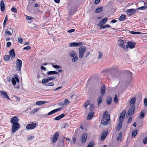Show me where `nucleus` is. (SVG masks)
<instances>
[{
    "label": "nucleus",
    "instance_id": "f257e3e1",
    "mask_svg": "<svg viewBox=\"0 0 147 147\" xmlns=\"http://www.w3.org/2000/svg\"><path fill=\"white\" fill-rule=\"evenodd\" d=\"M110 119V115L108 114L107 111L105 112L103 115L101 123L103 125H107L109 123Z\"/></svg>",
    "mask_w": 147,
    "mask_h": 147
},
{
    "label": "nucleus",
    "instance_id": "f03ea898",
    "mask_svg": "<svg viewBox=\"0 0 147 147\" xmlns=\"http://www.w3.org/2000/svg\"><path fill=\"white\" fill-rule=\"evenodd\" d=\"M79 57L82 58L84 54V53L86 51V49L84 46H82L79 48Z\"/></svg>",
    "mask_w": 147,
    "mask_h": 147
},
{
    "label": "nucleus",
    "instance_id": "7ed1b4c3",
    "mask_svg": "<svg viewBox=\"0 0 147 147\" xmlns=\"http://www.w3.org/2000/svg\"><path fill=\"white\" fill-rule=\"evenodd\" d=\"M126 42H124L123 40L119 39L117 41V44L119 47L124 49H125L126 47Z\"/></svg>",
    "mask_w": 147,
    "mask_h": 147
},
{
    "label": "nucleus",
    "instance_id": "20e7f679",
    "mask_svg": "<svg viewBox=\"0 0 147 147\" xmlns=\"http://www.w3.org/2000/svg\"><path fill=\"white\" fill-rule=\"evenodd\" d=\"M20 125L18 123H15L12 124V131L13 132H15L20 128Z\"/></svg>",
    "mask_w": 147,
    "mask_h": 147
},
{
    "label": "nucleus",
    "instance_id": "39448f33",
    "mask_svg": "<svg viewBox=\"0 0 147 147\" xmlns=\"http://www.w3.org/2000/svg\"><path fill=\"white\" fill-rule=\"evenodd\" d=\"M22 61L20 59H18L16 61V67L17 70L20 71L22 67Z\"/></svg>",
    "mask_w": 147,
    "mask_h": 147
},
{
    "label": "nucleus",
    "instance_id": "423d86ee",
    "mask_svg": "<svg viewBox=\"0 0 147 147\" xmlns=\"http://www.w3.org/2000/svg\"><path fill=\"white\" fill-rule=\"evenodd\" d=\"M36 126V124L35 123H32L31 124L28 125L26 127L27 129H34Z\"/></svg>",
    "mask_w": 147,
    "mask_h": 147
},
{
    "label": "nucleus",
    "instance_id": "0eeeda50",
    "mask_svg": "<svg viewBox=\"0 0 147 147\" xmlns=\"http://www.w3.org/2000/svg\"><path fill=\"white\" fill-rule=\"evenodd\" d=\"M135 46V43L134 42L129 41L127 42V44L126 46V47L132 49L134 48Z\"/></svg>",
    "mask_w": 147,
    "mask_h": 147
},
{
    "label": "nucleus",
    "instance_id": "6e6552de",
    "mask_svg": "<svg viewBox=\"0 0 147 147\" xmlns=\"http://www.w3.org/2000/svg\"><path fill=\"white\" fill-rule=\"evenodd\" d=\"M83 45L81 42H73L69 44V46L71 47H78Z\"/></svg>",
    "mask_w": 147,
    "mask_h": 147
},
{
    "label": "nucleus",
    "instance_id": "1a4fd4ad",
    "mask_svg": "<svg viewBox=\"0 0 147 147\" xmlns=\"http://www.w3.org/2000/svg\"><path fill=\"white\" fill-rule=\"evenodd\" d=\"M126 12L127 13V14L128 16H130L133 14H135L136 12V10L133 9H128L127 10Z\"/></svg>",
    "mask_w": 147,
    "mask_h": 147
},
{
    "label": "nucleus",
    "instance_id": "9d476101",
    "mask_svg": "<svg viewBox=\"0 0 147 147\" xmlns=\"http://www.w3.org/2000/svg\"><path fill=\"white\" fill-rule=\"evenodd\" d=\"M131 108L129 109L127 113V115H132L133 113L135 110V107L134 106H131Z\"/></svg>",
    "mask_w": 147,
    "mask_h": 147
},
{
    "label": "nucleus",
    "instance_id": "9b49d317",
    "mask_svg": "<svg viewBox=\"0 0 147 147\" xmlns=\"http://www.w3.org/2000/svg\"><path fill=\"white\" fill-rule=\"evenodd\" d=\"M0 93L1 94V96L3 98H7L9 100H10V98L7 95V93L3 91V90L0 91Z\"/></svg>",
    "mask_w": 147,
    "mask_h": 147
},
{
    "label": "nucleus",
    "instance_id": "f8f14e48",
    "mask_svg": "<svg viewBox=\"0 0 147 147\" xmlns=\"http://www.w3.org/2000/svg\"><path fill=\"white\" fill-rule=\"evenodd\" d=\"M59 134V132H57L55 134L53 140V143H54L56 142L58 139Z\"/></svg>",
    "mask_w": 147,
    "mask_h": 147
},
{
    "label": "nucleus",
    "instance_id": "ddd939ff",
    "mask_svg": "<svg viewBox=\"0 0 147 147\" xmlns=\"http://www.w3.org/2000/svg\"><path fill=\"white\" fill-rule=\"evenodd\" d=\"M18 119L16 116L14 117L11 119V122L12 124L18 123Z\"/></svg>",
    "mask_w": 147,
    "mask_h": 147
},
{
    "label": "nucleus",
    "instance_id": "4468645a",
    "mask_svg": "<svg viewBox=\"0 0 147 147\" xmlns=\"http://www.w3.org/2000/svg\"><path fill=\"white\" fill-rule=\"evenodd\" d=\"M87 134L86 133H84L82 136V143H84L86 140Z\"/></svg>",
    "mask_w": 147,
    "mask_h": 147
},
{
    "label": "nucleus",
    "instance_id": "2eb2a0df",
    "mask_svg": "<svg viewBox=\"0 0 147 147\" xmlns=\"http://www.w3.org/2000/svg\"><path fill=\"white\" fill-rule=\"evenodd\" d=\"M126 114L125 111H123L121 114L119 118V120L123 121L124 119L125 115Z\"/></svg>",
    "mask_w": 147,
    "mask_h": 147
},
{
    "label": "nucleus",
    "instance_id": "dca6fc26",
    "mask_svg": "<svg viewBox=\"0 0 147 147\" xmlns=\"http://www.w3.org/2000/svg\"><path fill=\"white\" fill-rule=\"evenodd\" d=\"M61 107H59V108H58L57 109H54L52 111H51V112L49 113L47 115H51L53 114L58 111H59L60 110H61Z\"/></svg>",
    "mask_w": 147,
    "mask_h": 147
},
{
    "label": "nucleus",
    "instance_id": "f3484780",
    "mask_svg": "<svg viewBox=\"0 0 147 147\" xmlns=\"http://www.w3.org/2000/svg\"><path fill=\"white\" fill-rule=\"evenodd\" d=\"M136 100V98L135 97H134L131 99L130 102V106H134L135 107Z\"/></svg>",
    "mask_w": 147,
    "mask_h": 147
},
{
    "label": "nucleus",
    "instance_id": "a211bd4d",
    "mask_svg": "<svg viewBox=\"0 0 147 147\" xmlns=\"http://www.w3.org/2000/svg\"><path fill=\"white\" fill-rule=\"evenodd\" d=\"M9 55L12 58L15 57L16 54L13 49H12L9 51Z\"/></svg>",
    "mask_w": 147,
    "mask_h": 147
},
{
    "label": "nucleus",
    "instance_id": "6ab92c4d",
    "mask_svg": "<svg viewBox=\"0 0 147 147\" xmlns=\"http://www.w3.org/2000/svg\"><path fill=\"white\" fill-rule=\"evenodd\" d=\"M107 135V132L104 131L102 134L100 138V140L102 141L103 140L106 138Z\"/></svg>",
    "mask_w": 147,
    "mask_h": 147
},
{
    "label": "nucleus",
    "instance_id": "aec40b11",
    "mask_svg": "<svg viewBox=\"0 0 147 147\" xmlns=\"http://www.w3.org/2000/svg\"><path fill=\"white\" fill-rule=\"evenodd\" d=\"M105 86L103 85L102 86L100 89V94L102 95H103L105 93Z\"/></svg>",
    "mask_w": 147,
    "mask_h": 147
},
{
    "label": "nucleus",
    "instance_id": "412c9836",
    "mask_svg": "<svg viewBox=\"0 0 147 147\" xmlns=\"http://www.w3.org/2000/svg\"><path fill=\"white\" fill-rule=\"evenodd\" d=\"M0 7L1 11H4L5 10V4L3 1L2 0L1 1Z\"/></svg>",
    "mask_w": 147,
    "mask_h": 147
},
{
    "label": "nucleus",
    "instance_id": "4be33fe9",
    "mask_svg": "<svg viewBox=\"0 0 147 147\" xmlns=\"http://www.w3.org/2000/svg\"><path fill=\"white\" fill-rule=\"evenodd\" d=\"M107 19H108L107 18H104L100 21L98 25H102L103 24H105L107 22Z\"/></svg>",
    "mask_w": 147,
    "mask_h": 147
},
{
    "label": "nucleus",
    "instance_id": "5701e85b",
    "mask_svg": "<svg viewBox=\"0 0 147 147\" xmlns=\"http://www.w3.org/2000/svg\"><path fill=\"white\" fill-rule=\"evenodd\" d=\"M94 112L92 111L88 113V115L87 117V119H91L93 116Z\"/></svg>",
    "mask_w": 147,
    "mask_h": 147
},
{
    "label": "nucleus",
    "instance_id": "b1692460",
    "mask_svg": "<svg viewBox=\"0 0 147 147\" xmlns=\"http://www.w3.org/2000/svg\"><path fill=\"white\" fill-rule=\"evenodd\" d=\"M5 32L7 34L10 35L12 33V30L11 28H9L6 30Z\"/></svg>",
    "mask_w": 147,
    "mask_h": 147
},
{
    "label": "nucleus",
    "instance_id": "393cba45",
    "mask_svg": "<svg viewBox=\"0 0 147 147\" xmlns=\"http://www.w3.org/2000/svg\"><path fill=\"white\" fill-rule=\"evenodd\" d=\"M65 115L63 114H61L60 115L57 116L54 119L56 120H59L61 119L62 118L64 117Z\"/></svg>",
    "mask_w": 147,
    "mask_h": 147
},
{
    "label": "nucleus",
    "instance_id": "a878e982",
    "mask_svg": "<svg viewBox=\"0 0 147 147\" xmlns=\"http://www.w3.org/2000/svg\"><path fill=\"white\" fill-rule=\"evenodd\" d=\"M103 8L102 7H98L95 11L96 13H98L100 12L103 10Z\"/></svg>",
    "mask_w": 147,
    "mask_h": 147
},
{
    "label": "nucleus",
    "instance_id": "bb28decb",
    "mask_svg": "<svg viewBox=\"0 0 147 147\" xmlns=\"http://www.w3.org/2000/svg\"><path fill=\"white\" fill-rule=\"evenodd\" d=\"M112 101V98L110 96H108L107 97V104L110 105L111 104Z\"/></svg>",
    "mask_w": 147,
    "mask_h": 147
},
{
    "label": "nucleus",
    "instance_id": "cd10ccee",
    "mask_svg": "<svg viewBox=\"0 0 147 147\" xmlns=\"http://www.w3.org/2000/svg\"><path fill=\"white\" fill-rule=\"evenodd\" d=\"M100 28V29H105L107 27H111V26L109 25L105 24L104 25H99Z\"/></svg>",
    "mask_w": 147,
    "mask_h": 147
},
{
    "label": "nucleus",
    "instance_id": "c85d7f7f",
    "mask_svg": "<svg viewBox=\"0 0 147 147\" xmlns=\"http://www.w3.org/2000/svg\"><path fill=\"white\" fill-rule=\"evenodd\" d=\"M55 74H59V73L58 72L55 71H48L47 73V74L48 75H52Z\"/></svg>",
    "mask_w": 147,
    "mask_h": 147
},
{
    "label": "nucleus",
    "instance_id": "c756f323",
    "mask_svg": "<svg viewBox=\"0 0 147 147\" xmlns=\"http://www.w3.org/2000/svg\"><path fill=\"white\" fill-rule=\"evenodd\" d=\"M126 19V16L125 15H122L120 17L119 20L120 21H122Z\"/></svg>",
    "mask_w": 147,
    "mask_h": 147
},
{
    "label": "nucleus",
    "instance_id": "7c9ffc66",
    "mask_svg": "<svg viewBox=\"0 0 147 147\" xmlns=\"http://www.w3.org/2000/svg\"><path fill=\"white\" fill-rule=\"evenodd\" d=\"M76 55V53L74 51H71L69 53L70 56L71 57H74Z\"/></svg>",
    "mask_w": 147,
    "mask_h": 147
},
{
    "label": "nucleus",
    "instance_id": "2f4dec72",
    "mask_svg": "<svg viewBox=\"0 0 147 147\" xmlns=\"http://www.w3.org/2000/svg\"><path fill=\"white\" fill-rule=\"evenodd\" d=\"M47 102L45 101H38L36 102V105H40L47 103Z\"/></svg>",
    "mask_w": 147,
    "mask_h": 147
},
{
    "label": "nucleus",
    "instance_id": "473e14b6",
    "mask_svg": "<svg viewBox=\"0 0 147 147\" xmlns=\"http://www.w3.org/2000/svg\"><path fill=\"white\" fill-rule=\"evenodd\" d=\"M140 115L139 117L140 119L143 118L144 116V110L141 111H140Z\"/></svg>",
    "mask_w": 147,
    "mask_h": 147
},
{
    "label": "nucleus",
    "instance_id": "72a5a7b5",
    "mask_svg": "<svg viewBox=\"0 0 147 147\" xmlns=\"http://www.w3.org/2000/svg\"><path fill=\"white\" fill-rule=\"evenodd\" d=\"M102 100V97L101 96H100L97 99V102L98 105H99L101 103Z\"/></svg>",
    "mask_w": 147,
    "mask_h": 147
},
{
    "label": "nucleus",
    "instance_id": "f704fd0d",
    "mask_svg": "<svg viewBox=\"0 0 147 147\" xmlns=\"http://www.w3.org/2000/svg\"><path fill=\"white\" fill-rule=\"evenodd\" d=\"M119 123L118 124L117 126V129H120V128L121 127H122V121H121V120H119Z\"/></svg>",
    "mask_w": 147,
    "mask_h": 147
},
{
    "label": "nucleus",
    "instance_id": "c9c22d12",
    "mask_svg": "<svg viewBox=\"0 0 147 147\" xmlns=\"http://www.w3.org/2000/svg\"><path fill=\"white\" fill-rule=\"evenodd\" d=\"M130 33L132 34H143L144 33H141L140 32H134V31H131L130 32Z\"/></svg>",
    "mask_w": 147,
    "mask_h": 147
},
{
    "label": "nucleus",
    "instance_id": "e433bc0d",
    "mask_svg": "<svg viewBox=\"0 0 147 147\" xmlns=\"http://www.w3.org/2000/svg\"><path fill=\"white\" fill-rule=\"evenodd\" d=\"M137 134V130H133L132 134V136L133 137H135Z\"/></svg>",
    "mask_w": 147,
    "mask_h": 147
},
{
    "label": "nucleus",
    "instance_id": "4c0bfd02",
    "mask_svg": "<svg viewBox=\"0 0 147 147\" xmlns=\"http://www.w3.org/2000/svg\"><path fill=\"white\" fill-rule=\"evenodd\" d=\"M73 57L72 61L74 62H75L78 60V58L77 56V55L74 56V57Z\"/></svg>",
    "mask_w": 147,
    "mask_h": 147
},
{
    "label": "nucleus",
    "instance_id": "58836bf2",
    "mask_svg": "<svg viewBox=\"0 0 147 147\" xmlns=\"http://www.w3.org/2000/svg\"><path fill=\"white\" fill-rule=\"evenodd\" d=\"M119 75V73L118 72H116L112 74V78H114V77H116L118 76Z\"/></svg>",
    "mask_w": 147,
    "mask_h": 147
},
{
    "label": "nucleus",
    "instance_id": "ea45409f",
    "mask_svg": "<svg viewBox=\"0 0 147 147\" xmlns=\"http://www.w3.org/2000/svg\"><path fill=\"white\" fill-rule=\"evenodd\" d=\"M10 57L8 55H5L4 57V59L6 61H8L9 60Z\"/></svg>",
    "mask_w": 147,
    "mask_h": 147
},
{
    "label": "nucleus",
    "instance_id": "a19ab883",
    "mask_svg": "<svg viewBox=\"0 0 147 147\" xmlns=\"http://www.w3.org/2000/svg\"><path fill=\"white\" fill-rule=\"evenodd\" d=\"M94 145V142H89L88 145L87 147H92Z\"/></svg>",
    "mask_w": 147,
    "mask_h": 147
},
{
    "label": "nucleus",
    "instance_id": "79ce46f5",
    "mask_svg": "<svg viewBox=\"0 0 147 147\" xmlns=\"http://www.w3.org/2000/svg\"><path fill=\"white\" fill-rule=\"evenodd\" d=\"M127 74L128 77L130 79H131L132 77V73L131 72L128 71Z\"/></svg>",
    "mask_w": 147,
    "mask_h": 147
},
{
    "label": "nucleus",
    "instance_id": "37998d69",
    "mask_svg": "<svg viewBox=\"0 0 147 147\" xmlns=\"http://www.w3.org/2000/svg\"><path fill=\"white\" fill-rule=\"evenodd\" d=\"M90 103V100L87 101L84 104V107H87L88 105H89Z\"/></svg>",
    "mask_w": 147,
    "mask_h": 147
},
{
    "label": "nucleus",
    "instance_id": "c03bdc74",
    "mask_svg": "<svg viewBox=\"0 0 147 147\" xmlns=\"http://www.w3.org/2000/svg\"><path fill=\"white\" fill-rule=\"evenodd\" d=\"M11 82L12 84L15 86L16 83V81L15 80V79L14 78H13L12 79Z\"/></svg>",
    "mask_w": 147,
    "mask_h": 147
},
{
    "label": "nucleus",
    "instance_id": "a18cd8bd",
    "mask_svg": "<svg viewBox=\"0 0 147 147\" xmlns=\"http://www.w3.org/2000/svg\"><path fill=\"white\" fill-rule=\"evenodd\" d=\"M11 10L12 12H14L15 13H17V9L14 7H12Z\"/></svg>",
    "mask_w": 147,
    "mask_h": 147
},
{
    "label": "nucleus",
    "instance_id": "49530a36",
    "mask_svg": "<svg viewBox=\"0 0 147 147\" xmlns=\"http://www.w3.org/2000/svg\"><path fill=\"white\" fill-rule=\"evenodd\" d=\"M147 9V7L145 6H143L138 8V9L146 10Z\"/></svg>",
    "mask_w": 147,
    "mask_h": 147
},
{
    "label": "nucleus",
    "instance_id": "de8ad7c7",
    "mask_svg": "<svg viewBox=\"0 0 147 147\" xmlns=\"http://www.w3.org/2000/svg\"><path fill=\"white\" fill-rule=\"evenodd\" d=\"M114 101L116 103H117L118 102L117 96V94H115V96L114 99Z\"/></svg>",
    "mask_w": 147,
    "mask_h": 147
},
{
    "label": "nucleus",
    "instance_id": "09e8293b",
    "mask_svg": "<svg viewBox=\"0 0 147 147\" xmlns=\"http://www.w3.org/2000/svg\"><path fill=\"white\" fill-rule=\"evenodd\" d=\"M102 53L100 51L98 53V59H101L102 58Z\"/></svg>",
    "mask_w": 147,
    "mask_h": 147
},
{
    "label": "nucleus",
    "instance_id": "8fccbe9b",
    "mask_svg": "<svg viewBox=\"0 0 147 147\" xmlns=\"http://www.w3.org/2000/svg\"><path fill=\"white\" fill-rule=\"evenodd\" d=\"M14 78L15 79L16 81L19 82V80L18 79V76L17 75H14Z\"/></svg>",
    "mask_w": 147,
    "mask_h": 147
},
{
    "label": "nucleus",
    "instance_id": "3c124183",
    "mask_svg": "<svg viewBox=\"0 0 147 147\" xmlns=\"http://www.w3.org/2000/svg\"><path fill=\"white\" fill-rule=\"evenodd\" d=\"M39 109L38 108L34 109L31 111V113L32 114L36 112Z\"/></svg>",
    "mask_w": 147,
    "mask_h": 147
},
{
    "label": "nucleus",
    "instance_id": "603ef678",
    "mask_svg": "<svg viewBox=\"0 0 147 147\" xmlns=\"http://www.w3.org/2000/svg\"><path fill=\"white\" fill-rule=\"evenodd\" d=\"M31 47L30 46H27L26 47H25L24 48V50H30L31 49Z\"/></svg>",
    "mask_w": 147,
    "mask_h": 147
},
{
    "label": "nucleus",
    "instance_id": "864d4df0",
    "mask_svg": "<svg viewBox=\"0 0 147 147\" xmlns=\"http://www.w3.org/2000/svg\"><path fill=\"white\" fill-rule=\"evenodd\" d=\"M70 102V101H69L67 99H65L64 100V103L65 105H67L69 104Z\"/></svg>",
    "mask_w": 147,
    "mask_h": 147
},
{
    "label": "nucleus",
    "instance_id": "5fc2aeb1",
    "mask_svg": "<svg viewBox=\"0 0 147 147\" xmlns=\"http://www.w3.org/2000/svg\"><path fill=\"white\" fill-rule=\"evenodd\" d=\"M17 38L18 40V42L20 43H22L23 42L22 39L21 38H18V37H17Z\"/></svg>",
    "mask_w": 147,
    "mask_h": 147
},
{
    "label": "nucleus",
    "instance_id": "6e6d98bb",
    "mask_svg": "<svg viewBox=\"0 0 147 147\" xmlns=\"http://www.w3.org/2000/svg\"><path fill=\"white\" fill-rule=\"evenodd\" d=\"M52 65V66L53 67L57 69V68H59L60 67V66L58 65H53V63H51Z\"/></svg>",
    "mask_w": 147,
    "mask_h": 147
},
{
    "label": "nucleus",
    "instance_id": "4d7b16f0",
    "mask_svg": "<svg viewBox=\"0 0 147 147\" xmlns=\"http://www.w3.org/2000/svg\"><path fill=\"white\" fill-rule=\"evenodd\" d=\"M47 81L46 78L43 79L42 80V83L45 84L48 82Z\"/></svg>",
    "mask_w": 147,
    "mask_h": 147
},
{
    "label": "nucleus",
    "instance_id": "13d9d810",
    "mask_svg": "<svg viewBox=\"0 0 147 147\" xmlns=\"http://www.w3.org/2000/svg\"><path fill=\"white\" fill-rule=\"evenodd\" d=\"M26 16V19L27 20H30L32 19L33 18L30 16Z\"/></svg>",
    "mask_w": 147,
    "mask_h": 147
},
{
    "label": "nucleus",
    "instance_id": "bf43d9fd",
    "mask_svg": "<svg viewBox=\"0 0 147 147\" xmlns=\"http://www.w3.org/2000/svg\"><path fill=\"white\" fill-rule=\"evenodd\" d=\"M143 142L144 144H146L147 143V137H146L143 139Z\"/></svg>",
    "mask_w": 147,
    "mask_h": 147
},
{
    "label": "nucleus",
    "instance_id": "052dcab7",
    "mask_svg": "<svg viewBox=\"0 0 147 147\" xmlns=\"http://www.w3.org/2000/svg\"><path fill=\"white\" fill-rule=\"evenodd\" d=\"M54 85V84L53 83V82H50V83H48L47 85V86H53Z\"/></svg>",
    "mask_w": 147,
    "mask_h": 147
},
{
    "label": "nucleus",
    "instance_id": "680f3d73",
    "mask_svg": "<svg viewBox=\"0 0 147 147\" xmlns=\"http://www.w3.org/2000/svg\"><path fill=\"white\" fill-rule=\"evenodd\" d=\"M50 80H55L56 78V77L55 76H51L49 77Z\"/></svg>",
    "mask_w": 147,
    "mask_h": 147
},
{
    "label": "nucleus",
    "instance_id": "e2e57ef3",
    "mask_svg": "<svg viewBox=\"0 0 147 147\" xmlns=\"http://www.w3.org/2000/svg\"><path fill=\"white\" fill-rule=\"evenodd\" d=\"M144 104L146 106H147V98H145L144 99Z\"/></svg>",
    "mask_w": 147,
    "mask_h": 147
},
{
    "label": "nucleus",
    "instance_id": "0e129e2a",
    "mask_svg": "<svg viewBox=\"0 0 147 147\" xmlns=\"http://www.w3.org/2000/svg\"><path fill=\"white\" fill-rule=\"evenodd\" d=\"M132 120V117H130L128 119V123H130L131 121Z\"/></svg>",
    "mask_w": 147,
    "mask_h": 147
},
{
    "label": "nucleus",
    "instance_id": "69168bd1",
    "mask_svg": "<svg viewBox=\"0 0 147 147\" xmlns=\"http://www.w3.org/2000/svg\"><path fill=\"white\" fill-rule=\"evenodd\" d=\"M11 45V43L10 42H8L7 44V47H9Z\"/></svg>",
    "mask_w": 147,
    "mask_h": 147
},
{
    "label": "nucleus",
    "instance_id": "338daca9",
    "mask_svg": "<svg viewBox=\"0 0 147 147\" xmlns=\"http://www.w3.org/2000/svg\"><path fill=\"white\" fill-rule=\"evenodd\" d=\"M75 30L73 29H71L68 31V32L69 33H72L75 31Z\"/></svg>",
    "mask_w": 147,
    "mask_h": 147
},
{
    "label": "nucleus",
    "instance_id": "774afa93",
    "mask_svg": "<svg viewBox=\"0 0 147 147\" xmlns=\"http://www.w3.org/2000/svg\"><path fill=\"white\" fill-rule=\"evenodd\" d=\"M40 68H41V69L42 70H44L45 71H46V67H45L43 66H41V67H40Z\"/></svg>",
    "mask_w": 147,
    "mask_h": 147
}]
</instances>
